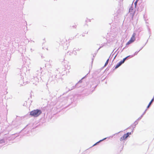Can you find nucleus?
Returning a JSON list of instances; mask_svg holds the SVG:
<instances>
[{
  "label": "nucleus",
  "instance_id": "1",
  "mask_svg": "<svg viewBox=\"0 0 154 154\" xmlns=\"http://www.w3.org/2000/svg\"><path fill=\"white\" fill-rule=\"evenodd\" d=\"M42 111L40 109H35L34 110L30 113V115L34 117H37L39 116L42 113Z\"/></svg>",
  "mask_w": 154,
  "mask_h": 154
},
{
  "label": "nucleus",
  "instance_id": "2",
  "mask_svg": "<svg viewBox=\"0 0 154 154\" xmlns=\"http://www.w3.org/2000/svg\"><path fill=\"white\" fill-rule=\"evenodd\" d=\"M136 34L135 33H134L132 35V36L130 40L126 44V46L132 43H133L136 40L135 36Z\"/></svg>",
  "mask_w": 154,
  "mask_h": 154
},
{
  "label": "nucleus",
  "instance_id": "3",
  "mask_svg": "<svg viewBox=\"0 0 154 154\" xmlns=\"http://www.w3.org/2000/svg\"><path fill=\"white\" fill-rule=\"evenodd\" d=\"M131 134V132H128L126 134H125L123 136L120 138V141H122L125 140L129 136V135Z\"/></svg>",
  "mask_w": 154,
  "mask_h": 154
},
{
  "label": "nucleus",
  "instance_id": "4",
  "mask_svg": "<svg viewBox=\"0 0 154 154\" xmlns=\"http://www.w3.org/2000/svg\"><path fill=\"white\" fill-rule=\"evenodd\" d=\"M129 13L130 14L132 18H133L135 14V11L132 7H131L129 10Z\"/></svg>",
  "mask_w": 154,
  "mask_h": 154
},
{
  "label": "nucleus",
  "instance_id": "5",
  "mask_svg": "<svg viewBox=\"0 0 154 154\" xmlns=\"http://www.w3.org/2000/svg\"><path fill=\"white\" fill-rule=\"evenodd\" d=\"M129 56H127V57H126L124 58L123 59V60L122 61V63H124L125 62V60L128 57H129Z\"/></svg>",
  "mask_w": 154,
  "mask_h": 154
},
{
  "label": "nucleus",
  "instance_id": "6",
  "mask_svg": "<svg viewBox=\"0 0 154 154\" xmlns=\"http://www.w3.org/2000/svg\"><path fill=\"white\" fill-rule=\"evenodd\" d=\"M108 61H109V59H108L107 60L106 62V63H105V65H104V66H106L107 65V64H108Z\"/></svg>",
  "mask_w": 154,
  "mask_h": 154
},
{
  "label": "nucleus",
  "instance_id": "7",
  "mask_svg": "<svg viewBox=\"0 0 154 154\" xmlns=\"http://www.w3.org/2000/svg\"><path fill=\"white\" fill-rule=\"evenodd\" d=\"M120 66V65H119V64L118 63V64H117L116 65V67H115V69H116L117 68H118V67H119Z\"/></svg>",
  "mask_w": 154,
  "mask_h": 154
},
{
  "label": "nucleus",
  "instance_id": "8",
  "mask_svg": "<svg viewBox=\"0 0 154 154\" xmlns=\"http://www.w3.org/2000/svg\"><path fill=\"white\" fill-rule=\"evenodd\" d=\"M5 142L4 140H0V143H2Z\"/></svg>",
  "mask_w": 154,
  "mask_h": 154
},
{
  "label": "nucleus",
  "instance_id": "9",
  "mask_svg": "<svg viewBox=\"0 0 154 154\" xmlns=\"http://www.w3.org/2000/svg\"><path fill=\"white\" fill-rule=\"evenodd\" d=\"M122 63V61H120V62L118 63V64H119V65H120V66H121V65L122 63Z\"/></svg>",
  "mask_w": 154,
  "mask_h": 154
},
{
  "label": "nucleus",
  "instance_id": "10",
  "mask_svg": "<svg viewBox=\"0 0 154 154\" xmlns=\"http://www.w3.org/2000/svg\"><path fill=\"white\" fill-rule=\"evenodd\" d=\"M154 98H153L151 100V101H150V102H149V103L150 104H151L152 103V102L153 101V100H154Z\"/></svg>",
  "mask_w": 154,
  "mask_h": 154
},
{
  "label": "nucleus",
  "instance_id": "11",
  "mask_svg": "<svg viewBox=\"0 0 154 154\" xmlns=\"http://www.w3.org/2000/svg\"><path fill=\"white\" fill-rule=\"evenodd\" d=\"M106 139V138H105L104 139H103V140H100V141H99V142H97V143H96V144H95L94 145H95L97 143H99V142H100V141H103V140H104V139Z\"/></svg>",
  "mask_w": 154,
  "mask_h": 154
},
{
  "label": "nucleus",
  "instance_id": "12",
  "mask_svg": "<svg viewBox=\"0 0 154 154\" xmlns=\"http://www.w3.org/2000/svg\"><path fill=\"white\" fill-rule=\"evenodd\" d=\"M137 1H136L135 2V4H136V3H137Z\"/></svg>",
  "mask_w": 154,
  "mask_h": 154
},
{
  "label": "nucleus",
  "instance_id": "13",
  "mask_svg": "<svg viewBox=\"0 0 154 154\" xmlns=\"http://www.w3.org/2000/svg\"><path fill=\"white\" fill-rule=\"evenodd\" d=\"M149 106H149L148 105V106H147V108H148L149 107Z\"/></svg>",
  "mask_w": 154,
  "mask_h": 154
},
{
  "label": "nucleus",
  "instance_id": "14",
  "mask_svg": "<svg viewBox=\"0 0 154 154\" xmlns=\"http://www.w3.org/2000/svg\"><path fill=\"white\" fill-rule=\"evenodd\" d=\"M151 104H150V103H149V105H149V106H150L151 105Z\"/></svg>",
  "mask_w": 154,
  "mask_h": 154
}]
</instances>
